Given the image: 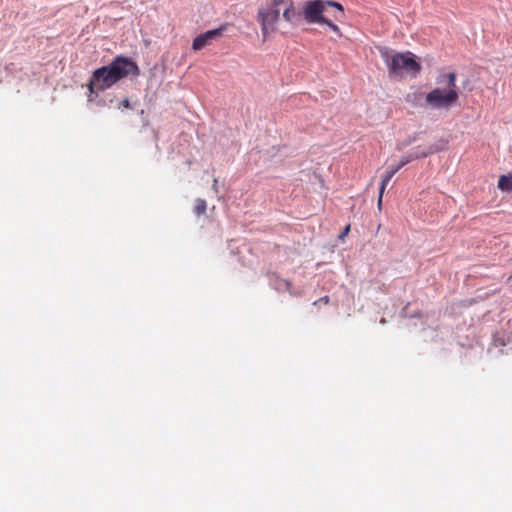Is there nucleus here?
<instances>
[{"label": "nucleus", "instance_id": "obj_1", "mask_svg": "<svg viewBox=\"0 0 512 512\" xmlns=\"http://www.w3.org/2000/svg\"><path fill=\"white\" fill-rule=\"evenodd\" d=\"M140 73L137 63L130 57L116 56L109 64L92 72L87 84L89 91L88 102L102 106L105 103L98 99L99 93L111 88L114 84L128 76H138Z\"/></svg>", "mask_w": 512, "mask_h": 512}, {"label": "nucleus", "instance_id": "obj_2", "mask_svg": "<svg viewBox=\"0 0 512 512\" xmlns=\"http://www.w3.org/2000/svg\"><path fill=\"white\" fill-rule=\"evenodd\" d=\"M436 83H446L447 89L435 88L427 93L425 96L426 107L449 110L459 98V92L456 88V74L454 72L441 74L437 77Z\"/></svg>", "mask_w": 512, "mask_h": 512}, {"label": "nucleus", "instance_id": "obj_3", "mask_svg": "<svg viewBox=\"0 0 512 512\" xmlns=\"http://www.w3.org/2000/svg\"><path fill=\"white\" fill-rule=\"evenodd\" d=\"M381 56L388 68L389 76L403 78L410 76L415 78L421 71V64L417 61L416 56L410 52H390L385 49L381 52Z\"/></svg>", "mask_w": 512, "mask_h": 512}, {"label": "nucleus", "instance_id": "obj_4", "mask_svg": "<svg viewBox=\"0 0 512 512\" xmlns=\"http://www.w3.org/2000/svg\"><path fill=\"white\" fill-rule=\"evenodd\" d=\"M284 3V0H272L270 5L259 9L258 20L261 23V30L264 36L274 31L275 24L280 16L279 6Z\"/></svg>", "mask_w": 512, "mask_h": 512}, {"label": "nucleus", "instance_id": "obj_5", "mask_svg": "<svg viewBox=\"0 0 512 512\" xmlns=\"http://www.w3.org/2000/svg\"><path fill=\"white\" fill-rule=\"evenodd\" d=\"M325 11V2L323 0L308 1L302 10L303 20L309 24H322L326 19L324 16Z\"/></svg>", "mask_w": 512, "mask_h": 512}, {"label": "nucleus", "instance_id": "obj_6", "mask_svg": "<svg viewBox=\"0 0 512 512\" xmlns=\"http://www.w3.org/2000/svg\"><path fill=\"white\" fill-rule=\"evenodd\" d=\"M224 27H220V28H216V29H212V30H208L206 31L205 33H202L200 35H198L194 40H193V43H192V48L194 50H201L202 48H204L212 39H215L216 37L218 36H221L223 31H224Z\"/></svg>", "mask_w": 512, "mask_h": 512}, {"label": "nucleus", "instance_id": "obj_7", "mask_svg": "<svg viewBox=\"0 0 512 512\" xmlns=\"http://www.w3.org/2000/svg\"><path fill=\"white\" fill-rule=\"evenodd\" d=\"M446 142L440 140L437 143L431 144L427 147L417 146L412 149L411 152L414 154L415 159L425 158L429 155L435 154L439 151H442L445 148Z\"/></svg>", "mask_w": 512, "mask_h": 512}, {"label": "nucleus", "instance_id": "obj_8", "mask_svg": "<svg viewBox=\"0 0 512 512\" xmlns=\"http://www.w3.org/2000/svg\"><path fill=\"white\" fill-rule=\"evenodd\" d=\"M283 18L294 25H298L303 20V14L302 11L294 10L292 3H290L283 9Z\"/></svg>", "mask_w": 512, "mask_h": 512}, {"label": "nucleus", "instance_id": "obj_9", "mask_svg": "<svg viewBox=\"0 0 512 512\" xmlns=\"http://www.w3.org/2000/svg\"><path fill=\"white\" fill-rule=\"evenodd\" d=\"M425 94L419 91H415L407 94L406 102L411 104L413 107H426Z\"/></svg>", "mask_w": 512, "mask_h": 512}, {"label": "nucleus", "instance_id": "obj_10", "mask_svg": "<svg viewBox=\"0 0 512 512\" xmlns=\"http://www.w3.org/2000/svg\"><path fill=\"white\" fill-rule=\"evenodd\" d=\"M498 188L501 191L512 192V174L501 175L498 180Z\"/></svg>", "mask_w": 512, "mask_h": 512}, {"label": "nucleus", "instance_id": "obj_11", "mask_svg": "<svg viewBox=\"0 0 512 512\" xmlns=\"http://www.w3.org/2000/svg\"><path fill=\"white\" fill-rule=\"evenodd\" d=\"M272 285L275 288V290L279 292L289 291L290 294H292V292L290 291L291 284L289 281L285 279L276 278L275 280H273Z\"/></svg>", "mask_w": 512, "mask_h": 512}, {"label": "nucleus", "instance_id": "obj_12", "mask_svg": "<svg viewBox=\"0 0 512 512\" xmlns=\"http://www.w3.org/2000/svg\"><path fill=\"white\" fill-rule=\"evenodd\" d=\"M392 177L393 176L391 175V173H388V171H386V173L383 175L380 189H379V196H378V206L379 207L382 204V196H383L384 190H385L387 184L389 183V181L392 179Z\"/></svg>", "mask_w": 512, "mask_h": 512}, {"label": "nucleus", "instance_id": "obj_13", "mask_svg": "<svg viewBox=\"0 0 512 512\" xmlns=\"http://www.w3.org/2000/svg\"><path fill=\"white\" fill-rule=\"evenodd\" d=\"M207 203L204 199L198 198L195 200L194 213L197 216H200L206 212Z\"/></svg>", "mask_w": 512, "mask_h": 512}, {"label": "nucleus", "instance_id": "obj_14", "mask_svg": "<svg viewBox=\"0 0 512 512\" xmlns=\"http://www.w3.org/2000/svg\"><path fill=\"white\" fill-rule=\"evenodd\" d=\"M412 155L413 154H412L411 150L407 154L403 155L399 161L400 166L403 167L406 164L410 163L411 161L416 160L415 157Z\"/></svg>", "mask_w": 512, "mask_h": 512}, {"label": "nucleus", "instance_id": "obj_15", "mask_svg": "<svg viewBox=\"0 0 512 512\" xmlns=\"http://www.w3.org/2000/svg\"><path fill=\"white\" fill-rule=\"evenodd\" d=\"M324 2H325V7H326V6L335 7V8L338 10V12H339L340 16H343V15H344V9H343V6H342L340 3L335 2V1H329V0L324 1Z\"/></svg>", "mask_w": 512, "mask_h": 512}, {"label": "nucleus", "instance_id": "obj_16", "mask_svg": "<svg viewBox=\"0 0 512 512\" xmlns=\"http://www.w3.org/2000/svg\"><path fill=\"white\" fill-rule=\"evenodd\" d=\"M322 24H326L333 32H335L338 36H341L340 28L334 24L331 20L328 18L325 19V21Z\"/></svg>", "mask_w": 512, "mask_h": 512}, {"label": "nucleus", "instance_id": "obj_17", "mask_svg": "<svg viewBox=\"0 0 512 512\" xmlns=\"http://www.w3.org/2000/svg\"><path fill=\"white\" fill-rule=\"evenodd\" d=\"M130 107H131V105H130V101L128 98L123 99L118 105V108H120V109L130 108Z\"/></svg>", "mask_w": 512, "mask_h": 512}, {"label": "nucleus", "instance_id": "obj_18", "mask_svg": "<svg viewBox=\"0 0 512 512\" xmlns=\"http://www.w3.org/2000/svg\"><path fill=\"white\" fill-rule=\"evenodd\" d=\"M401 168L402 166H400L398 163L397 165L390 167L387 171L388 173H391L392 176H394Z\"/></svg>", "mask_w": 512, "mask_h": 512}, {"label": "nucleus", "instance_id": "obj_19", "mask_svg": "<svg viewBox=\"0 0 512 512\" xmlns=\"http://www.w3.org/2000/svg\"><path fill=\"white\" fill-rule=\"evenodd\" d=\"M401 168L402 166H400L398 163L397 165L390 167L387 171L388 173H391L392 176H394Z\"/></svg>", "mask_w": 512, "mask_h": 512}, {"label": "nucleus", "instance_id": "obj_20", "mask_svg": "<svg viewBox=\"0 0 512 512\" xmlns=\"http://www.w3.org/2000/svg\"><path fill=\"white\" fill-rule=\"evenodd\" d=\"M350 231V225H347L343 231L339 234V239L340 240H343L344 237L348 234V232Z\"/></svg>", "mask_w": 512, "mask_h": 512}, {"label": "nucleus", "instance_id": "obj_21", "mask_svg": "<svg viewBox=\"0 0 512 512\" xmlns=\"http://www.w3.org/2000/svg\"><path fill=\"white\" fill-rule=\"evenodd\" d=\"M217 182H218V181H217V179H214V183H213V186H212L213 190H214L216 193L218 192Z\"/></svg>", "mask_w": 512, "mask_h": 512}, {"label": "nucleus", "instance_id": "obj_22", "mask_svg": "<svg viewBox=\"0 0 512 512\" xmlns=\"http://www.w3.org/2000/svg\"><path fill=\"white\" fill-rule=\"evenodd\" d=\"M320 300H321V301H324L325 303H327V302H328V300H329V297H328V296H324V297H322Z\"/></svg>", "mask_w": 512, "mask_h": 512}]
</instances>
